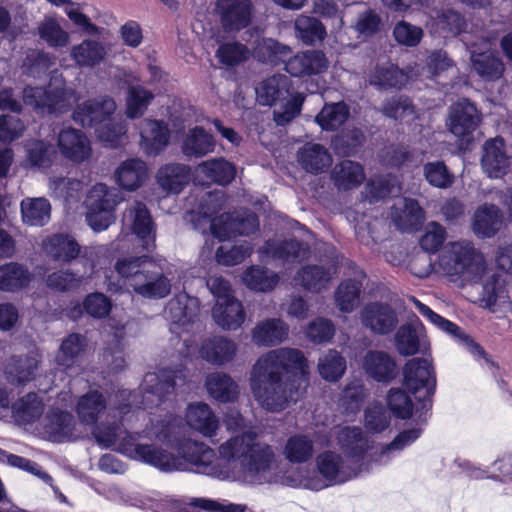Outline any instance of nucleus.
Masks as SVG:
<instances>
[{"mask_svg":"<svg viewBox=\"0 0 512 512\" xmlns=\"http://www.w3.org/2000/svg\"><path fill=\"white\" fill-rule=\"evenodd\" d=\"M178 455L162 448L165 456H160L158 469L163 472L192 471L219 479H227L231 475L229 463L238 462L246 478L256 479L260 474L268 472L274 461V451L266 443L257 441L253 432H244L222 443L218 447L220 459L208 445L184 438L175 445Z\"/></svg>","mask_w":512,"mask_h":512,"instance_id":"nucleus-1","label":"nucleus"},{"mask_svg":"<svg viewBox=\"0 0 512 512\" xmlns=\"http://www.w3.org/2000/svg\"><path fill=\"white\" fill-rule=\"evenodd\" d=\"M308 375V361L301 350L278 348L255 362L250 374V387L263 409L281 412L298 401L301 384Z\"/></svg>","mask_w":512,"mask_h":512,"instance_id":"nucleus-2","label":"nucleus"},{"mask_svg":"<svg viewBox=\"0 0 512 512\" xmlns=\"http://www.w3.org/2000/svg\"><path fill=\"white\" fill-rule=\"evenodd\" d=\"M338 443L344 455L351 459L356 468L345 465L343 457L331 450L321 452L316 458L317 469L324 479L334 482L356 477L369 450L368 440L356 426H346L338 434Z\"/></svg>","mask_w":512,"mask_h":512,"instance_id":"nucleus-3","label":"nucleus"},{"mask_svg":"<svg viewBox=\"0 0 512 512\" xmlns=\"http://www.w3.org/2000/svg\"><path fill=\"white\" fill-rule=\"evenodd\" d=\"M402 375L403 386L416 398L417 418L426 421L436 391V374L432 363L425 358H412L403 366Z\"/></svg>","mask_w":512,"mask_h":512,"instance_id":"nucleus-4","label":"nucleus"},{"mask_svg":"<svg viewBox=\"0 0 512 512\" xmlns=\"http://www.w3.org/2000/svg\"><path fill=\"white\" fill-rule=\"evenodd\" d=\"M437 264L443 274L464 280L481 278L485 271L484 256L470 241L450 243L440 253Z\"/></svg>","mask_w":512,"mask_h":512,"instance_id":"nucleus-5","label":"nucleus"},{"mask_svg":"<svg viewBox=\"0 0 512 512\" xmlns=\"http://www.w3.org/2000/svg\"><path fill=\"white\" fill-rule=\"evenodd\" d=\"M482 121V114L468 98L453 104L449 111L448 128L461 143L469 145L474 141V132Z\"/></svg>","mask_w":512,"mask_h":512,"instance_id":"nucleus-6","label":"nucleus"},{"mask_svg":"<svg viewBox=\"0 0 512 512\" xmlns=\"http://www.w3.org/2000/svg\"><path fill=\"white\" fill-rule=\"evenodd\" d=\"M339 263L335 257H330L321 264H306L297 270L294 281L296 285L311 293H321L329 287L337 275Z\"/></svg>","mask_w":512,"mask_h":512,"instance_id":"nucleus-7","label":"nucleus"},{"mask_svg":"<svg viewBox=\"0 0 512 512\" xmlns=\"http://www.w3.org/2000/svg\"><path fill=\"white\" fill-rule=\"evenodd\" d=\"M114 269L124 284L135 292L138 282H152L154 275H164L162 269L146 255L120 258Z\"/></svg>","mask_w":512,"mask_h":512,"instance_id":"nucleus-8","label":"nucleus"},{"mask_svg":"<svg viewBox=\"0 0 512 512\" xmlns=\"http://www.w3.org/2000/svg\"><path fill=\"white\" fill-rule=\"evenodd\" d=\"M216 11L223 30L234 33L252 24L255 8L251 0H216Z\"/></svg>","mask_w":512,"mask_h":512,"instance_id":"nucleus-9","label":"nucleus"},{"mask_svg":"<svg viewBox=\"0 0 512 512\" xmlns=\"http://www.w3.org/2000/svg\"><path fill=\"white\" fill-rule=\"evenodd\" d=\"M362 325L375 335L386 336L394 332L398 325L395 309L387 302L366 303L360 311Z\"/></svg>","mask_w":512,"mask_h":512,"instance_id":"nucleus-10","label":"nucleus"},{"mask_svg":"<svg viewBox=\"0 0 512 512\" xmlns=\"http://www.w3.org/2000/svg\"><path fill=\"white\" fill-rule=\"evenodd\" d=\"M362 368L369 380L382 385H389L399 374L395 357L383 350H368L363 357Z\"/></svg>","mask_w":512,"mask_h":512,"instance_id":"nucleus-11","label":"nucleus"},{"mask_svg":"<svg viewBox=\"0 0 512 512\" xmlns=\"http://www.w3.org/2000/svg\"><path fill=\"white\" fill-rule=\"evenodd\" d=\"M116 103L110 97L87 99L78 104L72 113L74 122L84 128L96 131L105 120L114 115Z\"/></svg>","mask_w":512,"mask_h":512,"instance_id":"nucleus-12","label":"nucleus"},{"mask_svg":"<svg viewBox=\"0 0 512 512\" xmlns=\"http://www.w3.org/2000/svg\"><path fill=\"white\" fill-rule=\"evenodd\" d=\"M182 370L162 368L157 373H147L144 378V399L156 398L155 407L164 403L174 393L177 380H184Z\"/></svg>","mask_w":512,"mask_h":512,"instance_id":"nucleus-13","label":"nucleus"},{"mask_svg":"<svg viewBox=\"0 0 512 512\" xmlns=\"http://www.w3.org/2000/svg\"><path fill=\"white\" fill-rule=\"evenodd\" d=\"M57 146L61 155L73 163L84 162L92 152L86 134L82 130L73 127H65L60 130L57 137Z\"/></svg>","mask_w":512,"mask_h":512,"instance_id":"nucleus-14","label":"nucleus"},{"mask_svg":"<svg viewBox=\"0 0 512 512\" xmlns=\"http://www.w3.org/2000/svg\"><path fill=\"white\" fill-rule=\"evenodd\" d=\"M470 61L473 72L486 83L499 81L506 71L505 63L497 50L472 51Z\"/></svg>","mask_w":512,"mask_h":512,"instance_id":"nucleus-15","label":"nucleus"},{"mask_svg":"<svg viewBox=\"0 0 512 512\" xmlns=\"http://www.w3.org/2000/svg\"><path fill=\"white\" fill-rule=\"evenodd\" d=\"M481 165L490 178H501L507 174L510 160L505 151V141L498 136L487 140L483 145Z\"/></svg>","mask_w":512,"mask_h":512,"instance_id":"nucleus-16","label":"nucleus"},{"mask_svg":"<svg viewBox=\"0 0 512 512\" xmlns=\"http://www.w3.org/2000/svg\"><path fill=\"white\" fill-rule=\"evenodd\" d=\"M328 67L325 54L320 50L298 52L285 61V70L292 77L318 75Z\"/></svg>","mask_w":512,"mask_h":512,"instance_id":"nucleus-17","label":"nucleus"},{"mask_svg":"<svg viewBox=\"0 0 512 512\" xmlns=\"http://www.w3.org/2000/svg\"><path fill=\"white\" fill-rule=\"evenodd\" d=\"M130 215L133 218L132 233L141 243L143 250L152 252L156 247V226L146 204L137 201Z\"/></svg>","mask_w":512,"mask_h":512,"instance_id":"nucleus-18","label":"nucleus"},{"mask_svg":"<svg viewBox=\"0 0 512 512\" xmlns=\"http://www.w3.org/2000/svg\"><path fill=\"white\" fill-rule=\"evenodd\" d=\"M425 328L419 317L412 313L407 321L399 326L394 342L402 356H414L420 351V337Z\"/></svg>","mask_w":512,"mask_h":512,"instance_id":"nucleus-19","label":"nucleus"},{"mask_svg":"<svg viewBox=\"0 0 512 512\" xmlns=\"http://www.w3.org/2000/svg\"><path fill=\"white\" fill-rule=\"evenodd\" d=\"M141 146L147 155H158L169 144L170 129L163 120L145 119L140 131Z\"/></svg>","mask_w":512,"mask_h":512,"instance_id":"nucleus-20","label":"nucleus"},{"mask_svg":"<svg viewBox=\"0 0 512 512\" xmlns=\"http://www.w3.org/2000/svg\"><path fill=\"white\" fill-rule=\"evenodd\" d=\"M191 168L182 163H168L156 174L159 187L168 194H179L189 184Z\"/></svg>","mask_w":512,"mask_h":512,"instance_id":"nucleus-21","label":"nucleus"},{"mask_svg":"<svg viewBox=\"0 0 512 512\" xmlns=\"http://www.w3.org/2000/svg\"><path fill=\"white\" fill-rule=\"evenodd\" d=\"M43 249L55 261L70 263L80 254L76 239L66 233H55L43 241Z\"/></svg>","mask_w":512,"mask_h":512,"instance_id":"nucleus-22","label":"nucleus"},{"mask_svg":"<svg viewBox=\"0 0 512 512\" xmlns=\"http://www.w3.org/2000/svg\"><path fill=\"white\" fill-rule=\"evenodd\" d=\"M196 297L187 293L175 295L167 305V312L172 323L184 327L194 323L199 314V304Z\"/></svg>","mask_w":512,"mask_h":512,"instance_id":"nucleus-23","label":"nucleus"},{"mask_svg":"<svg viewBox=\"0 0 512 512\" xmlns=\"http://www.w3.org/2000/svg\"><path fill=\"white\" fill-rule=\"evenodd\" d=\"M237 345L230 339L214 336L203 342L200 353L207 362L221 366L231 362L236 356Z\"/></svg>","mask_w":512,"mask_h":512,"instance_id":"nucleus-24","label":"nucleus"},{"mask_svg":"<svg viewBox=\"0 0 512 512\" xmlns=\"http://www.w3.org/2000/svg\"><path fill=\"white\" fill-rule=\"evenodd\" d=\"M289 334V326L281 319L271 318L258 323L252 331V339L259 346L272 347L281 344Z\"/></svg>","mask_w":512,"mask_h":512,"instance_id":"nucleus-25","label":"nucleus"},{"mask_svg":"<svg viewBox=\"0 0 512 512\" xmlns=\"http://www.w3.org/2000/svg\"><path fill=\"white\" fill-rule=\"evenodd\" d=\"M186 422L191 428L207 437L214 436L219 427L218 418L209 405L203 402L189 404Z\"/></svg>","mask_w":512,"mask_h":512,"instance_id":"nucleus-26","label":"nucleus"},{"mask_svg":"<svg viewBox=\"0 0 512 512\" xmlns=\"http://www.w3.org/2000/svg\"><path fill=\"white\" fill-rule=\"evenodd\" d=\"M502 212L494 204H484L474 213L473 230L482 238L494 237L502 225Z\"/></svg>","mask_w":512,"mask_h":512,"instance_id":"nucleus-27","label":"nucleus"},{"mask_svg":"<svg viewBox=\"0 0 512 512\" xmlns=\"http://www.w3.org/2000/svg\"><path fill=\"white\" fill-rule=\"evenodd\" d=\"M212 316L215 322L226 330L239 328L245 320L242 303L235 297L216 302L212 308Z\"/></svg>","mask_w":512,"mask_h":512,"instance_id":"nucleus-28","label":"nucleus"},{"mask_svg":"<svg viewBox=\"0 0 512 512\" xmlns=\"http://www.w3.org/2000/svg\"><path fill=\"white\" fill-rule=\"evenodd\" d=\"M205 386L209 395L218 402L231 403L238 399V384L224 372L209 374L206 377Z\"/></svg>","mask_w":512,"mask_h":512,"instance_id":"nucleus-29","label":"nucleus"},{"mask_svg":"<svg viewBox=\"0 0 512 512\" xmlns=\"http://www.w3.org/2000/svg\"><path fill=\"white\" fill-rule=\"evenodd\" d=\"M107 408V400L102 392L89 390L79 397L76 404V413L82 424L92 425L98 422L101 414Z\"/></svg>","mask_w":512,"mask_h":512,"instance_id":"nucleus-30","label":"nucleus"},{"mask_svg":"<svg viewBox=\"0 0 512 512\" xmlns=\"http://www.w3.org/2000/svg\"><path fill=\"white\" fill-rule=\"evenodd\" d=\"M215 139L202 126L191 128L182 143V152L187 157L201 158L215 150Z\"/></svg>","mask_w":512,"mask_h":512,"instance_id":"nucleus-31","label":"nucleus"},{"mask_svg":"<svg viewBox=\"0 0 512 512\" xmlns=\"http://www.w3.org/2000/svg\"><path fill=\"white\" fill-rule=\"evenodd\" d=\"M44 430L54 442H62L74 431L73 415L59 408H51L45 415Z\"/></svg>","mask_w":512,"mask_h":512,"instance_id":"nucleus-32","label":"nucleus"},{"mask_svg":"<svg viewBox=\"0 0 512 512\" xmlns=\"http://www.w3.org/2000/svg\"><path fill=\"white\" fill-rule=\"evenodd\" d=\"M32 280L28 267L18 262L0 265V291L16 292L26 288Z\"/></svg>","mask_w":512,"mask_h":512,"instance_id":"nucleus-33","label":"nucleus"},{"mask_svg":"<svg viewBox=\"0 0 512 512\" xmlns=\"http://www.w3.org/2000/svg\"><path fill=\"white\" fill-rule=\"evenodd\" d=\"M115 178L122 189L135 191L147 178L146 163L140 159H128L118 167Z\"/></svg>","mask_w":512,"mask_h":512,"instance_id":"nucleus-34","label":"nucleus"},{"mask_svg":"<svg viewBox=\"0 0 512 512\" xmlns=\"http://www.w3.org/2000/svg\"><path fill=\"white\" fill-rule=\"evenodd\" d=\"M331 178L339 190H351L362 184L365 174L361 164L346 159L334 166Z\"/></svg>","mask_w":512,"mask_h":512,"instance_id":"nucleus-35","label":"nucleus"},{"mask_svg":"<svg viewBox=\"0 0 512 512\" xmlns=\"http://www.w3.org/2000/svg\"><path fill=\"white\" fill-rule=\"evenodd\" d=\"M349 117L350 107L346 102H326L315 116V122L322 130L333 132L343 126Z\"/></svg>","mask_w":512,"mask_h":512,"instance_id":"nucleus-36","label":"nucleus"},{"mask_svg":"<svg viewBox=\"0 0 512 512\" xmlns=\"http://www.w3.org/2000/svg\"><path fill=\"white\" fill-rule=\"evenodd\" d=\"M291 54V49L272 38H263L257 41L251 55L255 60L263 64L277 66L285 63Z\"/></svg>","mask_w":512,"mask_h":512,"instance_id":"nucleus-37","label":"nucleus"},{"mask_svg":"<svg viewBox=\"0 0 512 512\" xmlns=\"http://www.w3.org/2000/svg\"><path fill=\"white\" fill-rule=\"evenodd\" d=\"M136 436L127 434L120 441V448L123 452L133 453L136 459L149 464L158 469L160 463V456H165L162 453V447L155 444H141L136 443Z\"/></svg>","mask_w":512,"mask_h":512,"instance_id":"nucleus-38","label":"nucleus"},{"mask_svg":"<svg viewBox=\"0 0 512 512\" xmlns=\"http://www.w3.org/2000/svg\"><path fill=\"white\" fill-rule=\"evenodd\" d=\"M288 92V79L282 75L268 77L256 88V94L260 104L267 106H272L277 101L286 98Z\"/></svg>","mask_w":512,"mask_h":512,"instance_id":"nucleus-39","label":"nucleus"},{"mask_svg":"<svg viewBox=\"0 0 512 512\" xmlns=\"http://www.w3.org/2000/svg\"><path fill=\"white\" fill-rule=\"evenodd\" d=\"M198 169L211 182L222 186L230 184L236 176L235 166L224 158L203 161Z\"/></svg>","mask_w":512,"mask_h":512,"instance_id":"nucleus-40","label":"nucleus"},{"mask_svg":"<svg viewBox=\"0 0 512 512\" xmlns=\"http://www.w3.org/2000/svg\"><path fill=\"white\" fill-rule=\"evenodd\" d=\"M432 28L440 37H455L465 30L466 21L461 13L453 9L441 10L433 18Z\"/></svg>","mask_w":512,"mask_h":512,"instance_id":"nucleus-41","label":"nucleus"},{"mask_svg":"<svg viewBox=\"0 0 512 512\" xmlns=\"http://www.w3.org/2000/svg\"><path fill=\"white\" fill-rule=\"evenodd\" d=\"M365 141V135L359 128L342 130L332 136L330 147L337 156L349 157L355 155Z\"/></svg>","mask_w":512,"mask_h":512,"instance_id":"nucleus-42","label":"nucleus"},{"mask_svg":"<svg viewBox=\"0 0 512 512\" xmlns=\"http://www.w3.org/2000/svg\"><path fill=\"white\" fill-rule=\"evenodd\" d=\"M298 161L309 173L323 172L331 164V156L321 144H311L300 149Z\"/></svg>","mask_w":512,"mask_h":512,"instance_id":"nucleus-43","label":"nucleus"},{"mask_svg":"<svg viewBox=\"0 0 512 512\" xmlns=\"http://www.w3.org/2000/svg\"><path fill=\"white\" fill-rule=\"evenodd\" d=\"M87 347V339L79 333H70L61 342L56 359L65 368L72 367L83 355Z\"/></svg>","mask_w":512,"mask_h":512,"instance_id":"nucleus-44","label":"nucleus"},{"mask_svg":"<svg viewBox=\"0 0 512 512\" xmlns=\"http://www.w3.org/2000/svg\"><path fill=\"white\" fill-rule=\"evenodd\" d=\"M118 203L117 194L103 183L95 184L87 196V208L91 212L113 214Z\"/></svg>","mask_w":512,"mask_h":512,"instance_id":"nucleus-45","label":"nucleus"},{"mask_svg":"<svg viewBox=\"0 0 512 512\" xmlns=\"http://www.w3.org/2000/svg\"><path fill=\"white\" fill-rule=\"evenodd\" d=\"M314 454L313 440L304 434L290 436L284 446L285 458L293 464H302L309 461Z\"/></svg>","mask_w":512,"mask_h":512,"instance_id":"nucleus-46","label":"nucleus"},{"mask_svg":"<svg viewBox=\"0 0 512 512\" xmlns=\"http://www.w3.org/2000/svg\"><path fill=\"white\" fill-rule=\"evenodd\" d=\"M152 91L142 85H130L126 95V116L129 119L142 117L154 99Z\"/></svg>","mask_w":512,"mask_h":512,"instance_id":"nucleus-47","label":"nucleus"},{"mask_svg":"<svg viewBox=\"0 0 512 512\" xmlns=\"http://www.w3.org/2000/svg\"><path fill=\"white\" fill-rule=\"evenodd\" d=\"M245 285L254 291L268 292L273 290L279 283L277 273L261 266H250L242 277Z\"/></svg>","mask_w":512,"mask_h":512,"instance_id":"nucleus-48","label":"nucleus"},{"mask_svg":"<svg viewBox=\"0 0 512 512\" xmlns=\"http://www.w3.org/2000/svg\"><path fill=\"white\" fill-rule=\"evenodd\" d=\"M26 158L30 166L50 168L57 158L55 146L45 140H32L26 145Z\"/></svg>","mask_w":512,"mask_h":512,"instance_id":"nucleus-49","label":"nucleus"},{"mask_svg":"<svg viewBox=\"0 0 512 512\" xmlns=\"http://www.w3.org/2000/svg\"><path fill=\"white\" fill-rule=\"evenodd\" d=\"M369 83L379 90L399 89L405 83V74L398 66L393 64L389 66L377 65L369 77Z\"/></svg>","mask_w":512,"mask_h":512,"instance_id":"nucleus-50","label":"nucleus"},{"mask_svg":"<svg viewBox=\"0 0 512 512\" xmlns=\"http://www.w3.org/2000/svg\"><path fill=\"white\" fill-rule=\"evenodd\" d=\"M384 116L394 120H414L415 106L410 97L406 95H393L386 98L381 107Z\"/></svg>","mask_w":512,"mask_h":512,"instance_id":"nucleus-51","label":"nucleus"},{"mask_svg":"<svg viewBox=\"0 0 512 512\" xmlns=\"http://www.w3.org/2000/svg\"><path fill=\"white\" fill-rule=\"evenodd\" d=\"M51 205L45 198H33L21 202L23 222L31 226H43L50 218Z\"/></svg>","mask_w":512,"mask_h":512,"instance_id":"nucleus-52","label":"nucleus"},{"mask_svg":"<svg viewBox=\"0 0 512 512\" xmlns=\"http://www.w3.org/2000/svg\"><path fill=\"white\" fill-rule=\"evenodd\" d=\"M362 286L361 281L350 278L340 282L335 291V301L341 312L350 313L357 307Z\"/></svg>","mask_w":512,"mask_h":512,"instance_id":"nucleus-53","label":"nucleus"},{"mask_svg":"<svg viewBox=\"0 0 512 512\" xmlns=\"http://www.w3.org/2000/svg\"><path fill=\"white\" fill-rule=\"evenodd\" d=\"M14 416L21 422L32 424L43 414L44 405L35 392L27 393L13 404Z\"/></svg>","mask_w":512,"mask_h":512,"instance_id":"nucleus-54","label":"nucleus"},{"mask_svg":"<svg viewBox=\"0 0 512 512\" xmlns=\"http://www.w3.org/2000/svg\"><path fill=\"white\" fill-rule=\"evenodd\" d=\"M427 183L437 189H449L455 182L454 173L443 160L429 161L423 165Z\"/></svg>","mask_w":512,"mask_h":512,"instance_id":"nucleus-55","label":"nucleus"},{"mask_svg":"<svg viewBox=\"0 0 512 512\" xmlns=\"http://www.w3.org/2000/svg\"><path fill=\"white\" fill-rule=\"evenodd\" d=\"M71 55L78 65L93 67L104 59L106 51L100 42L84 40L72 48Z\"/></svg>","mask_w":512,"mask_h":512,"instance_id":"nucleus-56","label":"nucleus"},{"mask_svg":"<svg viewBox=\"0 0 512 512\" xmlns=\"http://www.w3.org/2000/svg\"><path fill=\"white\" fill-rule=\"evenodd\" d=\"M251 56L249 48L239 41H229L220 44L216 50V58L226 67L238 66Z\"/></svg>","mask_w":512,"mask_h":512,"instance_id":"nucleus-57","label":"nucleus"},{"mask_svg":"<svg viewBox=\"0 0 512 512\" xmlns=\"http://www.w3.org/2000/svg\"><path fill=\"white\" fill-rule=\"evenodd\" d=\"M295 30L299 39L306 45H314L325 39L327 32L323 23L309 16H302L295 22Z\"/></svg>","mask_w":512,"mask_h":512,"instance_id":"nucleus-58","label":"nucleus"},{"mask_svg":"<svg viewBox=\"0 0 512 512\" xmlns=\"http://www.w3.org/2000/svg\"><path fill=\"white\" fill-rule=\"evenodd\" d=\"M387 406L391 413L398 419H410L416 413L411 396L401 388H391L387 395Z\"/></svg>","mask_w":512,"mask_h":512,"instance_id":"nucleus-59","label":"nucleus"},{"mask_svg":"<svg viewBox=\"0 0 512 512\" xmlns=\"http://www.w3.org/2000/svg\"><path fill=\"white\" fill-rule=\"evenodd\" d=\"M346 360L336 350L329 352L319 361L318 370L321 377L330 382L338 381L346 371Z\"/></svg>","mask_w":512,"mask_h":512,"instance_id":"nucleus-60","label":"nucleus"},{"mask_svg":"<svg viewBox=\"0 0 512 512\" xmlns=\"http://www.w3.org/2000/svg\"><path fill=\"white\" fill-rule=\"evenodd\" d=\"M268 250L274 259L285 262H296L304 250V242L296 239H284L276 243H267Z\"/></svg>","mask_w":512,"mask_h":512,"instance_id":"nucleus-61","label":"nucleus"},{"mask_svg":"<svg viewBox=\"0 0 512 512\" xmlns=\"http://www.w3.org/2000/svg\"><path fill=\"white\" fill-rule=\"evenodd\" d=\"M390 422V414L380 403L372 404L364 411V426L369 433L377 434L383 432L389 427Z\"/></svg>","mask_w":512,"mask_h":512,"instance_id":"nucleus-62","label":"nucleus"},{"mask_svg":"<svg viewBox=\"0 0 512 512\" xmlns=\"http://www.w3.org/2000/svg\"><path fill=\"white\" fill-rule=\"evenodd\" d=\"M82 282L80 276L71 270H57L48 274L46 286L55 292H68L77 289Z\"/></svg>","mask_w":512,"mask_h":512,"instance_id":"nucleus-63","label":"nucleus"},{"mask_svg":"<svg viewBox=\"0 0 512 512\" xmlns=\"http://www.w3.org/2000/svg\"><path fill=\"white\" fill-rule=\"evenodd\" d=\"M446 229L436 221L428 223L425 233L419 240V245L427 253H436L446 240Z\"/></svg>","mask_w":512,"mask_h":512,"instance_id":"nucleus-64","label":"nucleus"}]
</instances>
